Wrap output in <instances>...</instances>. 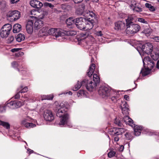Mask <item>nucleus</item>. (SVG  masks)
<instances>
[{
  "instance_id": "nucleus-1",
  "label": "nucleus",
  "mask_w": 159,
  "mask_h": 159,
  "mask_svg": "<svg viewBox=\"0 0 159 159\" xmlns=\"http://www.w3.org/2000/svg\"><path fill=\"white\" fill-rule=\"evenodd\" d=\"M132 20V18L129 17L126 19V33L127 34H134L140 29V26L137 24H133Z\"/></svg>"
},
{
  "instance_id": "nucleus-2",
  "label": "nucleus",
  "mask_w": 159,
  "mask_h": 159,
  "mask_svg": "<svg viewBox=\"0 0 159 159\" xmlns=\"http://www.w3.org/2000/svg\"><path fill=\"white\" fill-rule=\"evenodd\" d=\"M43 34L44 35L48 34L53 35L56 38L60 37L61 41H62L63 39H66V36H65V33L63 30L60 28H51L48 30H47Z\"/></svg>"
},
{
  "instance_id": "nucleus-3",
  "label": "nucleus",
  "mask_w": 159,
  "mask_h": 159,
  "mask_svg": "<svg viewBox=\"0 0 159 159\" xmlns=\"http://www.w3.org/2000/svg\"><path fill=\"white\" fill-rule=\"evenodd\" d=\"M123 121L127 125H128L132 127H134V134L136 136L139 135L141 131L143 129L142 126L138 125H135L133 120L128 116H126L124 117Z\"/></svg>"
},
{
  "instance_id": "nucleus-4",
  "label": "nucleus",
  "mask_w": 159,
  "mask_h": 159,
  "mask_svg": "<svg viewBox=\"0 0 159 159\" xmlns=\"http://www.w3.org/2000/svg\"><path fill=\"white\" fill-rule=\"evenodd\" d=\"M55 112L57 116L61 118L58 125L60 126L66 124L68 122L69 115L65 110H56Z\"/></svg>"
},
{
  "instance_id": "nucleus-5",
  "label": "nucleus",
  "mask_w": 159,
  "mask_h": 159,
  "mask_svg": "<svg viewBox=\"0 0 159 159\" xmlns=\"http://www.w3.org/2000/svg\"><path fill=\"white\" fill-rule=\"evenodd\" d=\"M143 65H147L148 70H146L143 72L142 70H141V73L143 76L148 75L149 72V70H151L155 65V63L153 61L151 60L149 57L147 56L145 57L143 60Z\"/></svg>"
},
{
  "instance_id": "nucleus-6",
  "label": "nucleus",
  "mask_w": 159,
  "mask_h": 159,
  "mask_svg": "<svg viewBox=\"0 0 159 159\" xmlns=\"http://www.w3.org/2000/svg\"><path fill=\"white\" fill-rule=\"evenodd\" d=\"M24 104V102L20 101H11L5 105H0V109H12L14 107L17 108L22 106Z\"/></svg>"
},
{
  "instance_id": "nucleus-7",
  "label": "nucleus",
  "mask_w": 159,
  "mask_h": 159,
  "mask_svg": "<svg viewBox=\"0 0 159 159\" xmlns=\"http://www.w3.org/2000/svg\"><path fill=\"white\" fill-rule=\"evenodd\" d=\"M84 5L80 6L79 9H78L76 11L78 12L79 11V13H78L79 15L84 14L85 16L88 19H90L91 17H93L94 16V14L92 11H89L85 14L84 12Z\"/></svg>"
},
{
  "instance_id": "nucleus-8",
  "label": "nucleus",
  "mask_w": 159,
  "mask_h": 159,
  "mask_svg": "<svg viewBox=\"0 0 159 159\" xmlns=\"http://www.w3.org/2000/svg\"><path fill=\"white\" fill-rule=\"evenodd\" d=\"M153 48V46L152 43H148L142 45L141 50L143 53H145L148 54L152 52Z\"/></svg>"
},
{
  "instance_id": "nucleus-9",
  "label": "nucleus",
  "mask_w": 159,
  "mask_h": 159,
  "mask_svg": "<svg viewBox=\"0 0 159 159\" xmlns=\"http://www.w3.org/2000/svg\"><path fill=\"white\" fill-rule=\"evenodd\" d=\"M30 13L31 15L30 16V17L39 20L42 19L44 16L43 11L39 12L34 9L31 11Z\"/></svg>"
},
{
  "instance_id": "nucleus-10",
  "label": "nucleus",
  "mask_w": 159,
  "mask_h": 159,
  "mask_svg": "<svg viewBox=\"0 0 159 159\" xmlns=\"http://www.w3.org/2000/svg\"><path fill=\"white\" fill-rule=\"evenodd\" d=\"M110 89L107 87H101L98 90V93L103 98H105L109 96Z\"/></svg>"
},
{
  "instance_id": "nucleus-11",
  "label": "nucleus",
  "mask_w": 159,
  "mask_h": 159,
  "mask_svg": "<svg viewBox=\"0 0 159 159\" xmlns=\"http://www.w3.org/2000/svg\"><path fill=\"white\" fill-rule=\"evenodd\" d=\"M97 85V84L92 80H87L85 86L87 90L90 91H92L95 90Z\"/></svg>"
},
{
  "instance_id": "nucleus-12",
  "label": "nucleus",
  "mask_w": 159,
  "mask_h": 159,
  "mask_svg": "<svg viewBox=\"0 0 159 159\" xmlns=\"http://www.w3.org/2000/svg\"><path fill=\"white\" fill-rule=\"evenodd\" d=\"M20 12L17 11H14L9 12L7 16L8 17H11L12 19L16 20L20 18Z\"/></svg>"
},
{
  "instance_id": "nucleus-13",
  "label": "nucleus",
  "mask_w": 159,
  "mask_h": 159,
  "mask_svg": "<svg viewBox=\"0 0 159 159\" xmlns=\"http://www.w3.org/2000/svg\"><path fill=\"white\" fill-rule=\"evenodd\" d=\"M32 119L29 117H27L23 120L21 124L24 125L26 127L30 128L36 126V125L32 123H29V121H31Z\"/></svg>"
},
{
  "instance_id": "nucleus-14",
  "label": "nucleus",
  "mask_w": 159,
  "mask_h": 159,
  "mask_svg": "<svg viewBox=\"0 0 159 159\" xmlns=\"http://www.w3.org/2000/svg\"><path fill=\"white\" fill-rule=\"evenodd\" d=\"M44 117L47 121H51L54 119V116L51 110H45Z\"/></svg>"
},
{
  "instance_id": "nucleus-15",
  "label": "nucleus",
  "mask_w": 159,
  "mask_h": 159,
  "mask_svg": "<svg viewBox=\"0 0 159 159\" xmlns=\"http://www.w3.org/2000/svg\"><path fill=\"white\" fill-rule=\"evenodd\" d=\"M131 9L134 11L137 12H139L143 11L141 5L138 2H133L131 5Z\"/></svg>"
},
{
  "instance_id": "nucleus-16",
  "label": "nucleus",
  "mask_w": 159,
  "mask_h": 159,
  "mask_svg": "<svg viewBox=\"0 0 159 159\" xmlns=\"http://www.w3.org/2000/svg\"><path fill=\"white\" fill-rule=\"evenodd\" d=\"M87 83V80L85 79L81 81H78L76 84L73 88L72 89L74 91H76L80 89L82 86H86Z\"/></svg>"
},
{
  "instance_id": "nucleus-17",
  "label": "nucleus",
  "mask_w": 159,
  "mask_h": 159,
  "mask_svg": "<svg viewBox=\"0 0 159 159\" xmlns=\"http://www.w3.org/2000/svg\"><path fill=\"white\" fill-rule=\"evenodd\" d=\"M30 4L32 7L37 8H40L43 6L42 3L37 0H31Z\"/></svg>"
},
{
  "instance_id": "nucleus-18",
  "label": "nucleus",
  "mask_w": 159,
  "mask_h": 159,
  "mask_svg": "<svg viewBox=\"0 0 159 159\" xmlns=\"http://www.w3.org/2000/svg\"><path fill=\"white\" fill-rule=\"evenodd\" d=\"M33 21L32 20H28L26 25V30L28 33L31 34L33 30Z\"/></svg>"
},
{
  "instance_id": "nucleus-19",
  "label": "nucleus",
  "mask_w": 159,
  "mask_h": 159,
  "mask_svg": "<svg viewBox=\"0 0 159 159\" xmlns=\"http://www.w3.org/2000/svg\"><path fill=\"white\" fill-rule=\"evenodd\" d=\"M94 23H95L92 19L89 20V21L85 22L84 30H87L91 29L93 28Z\"/></svg>"
},
{
  "instance_id": "nucleus-20",
  "label": "nucleus",
  "mask_w": 159,
  "mask_h": 159,
  "mask_svg": "<svg viewBox=\"0 0 159 159\" xmlns=\"http://www.w3.org/2000/svg\"><path fill=\"white\" fill-rule=\"evenodd\" d=\"M125 24L121 21H118L115 23V29L116 30H122L125 28Z\"/></svg>"
},
{
  "instance_id": "nucleus-21",
  "label": "nucleus",
  "mask_w": 159,
  "mask_h": 159,
  "mask_svg": "<svg viewBox=\"0 0 159 159\" xmlns=\"http://www.w3.org/2000/svg\"><path fill=\"white\" fill-rule=\"evenodd\" d=\"M12 67L18 70L19 71L24 70L25 68L22 66L18 62L13 61L11 63Z\"/></svg>"
},
{
  "instance_id": "nucleus-22",
  "label": "nucleus",
  "mask_w": 159,
  "mask_h": 159,
  "mask_svg": "<svg viewBox=\"0 0 159 159\" xmlns=\"http://www.w3.org/2000/svg\"><path fill=\"white\" fill-rule=\"evenodd\" d=\"M95 68V65L92 63L90 66L87 72V75L89 77H90L93 74Z\"/></svg>"
},
{
  "instance_id": "nucleus-23",
  "label": "nucleus",
  "mask_w": 159,
  "mask_h": 159,
  "mask_svg": "<svg viewBox=\"0 0 159 159\" xmlns=\"http://www.w3.org/2000/svg\"><path fill=\"white\" fill-rule=\"evenodd\" d=\"M152 58L154 61H157L159 58V48H156L155 51L151 54Z\"/></svg>"
},
{
  "instance_id": "nucleus-24",
  "label": "nucleus",
  "mask_w": 159,
  "mask_h": 159,
  "mask_svg": "<svg viewBox=\"0 0 159 159\" xmlns=\"http://www.w3.org/2000/svg\"><path fill=\"white\" fill-rule=\"evenodd\" d=\"M43 25V21L41 20H38L34 23V28L36 29H40Z\"/></svg>"
},
{
  "instance_id": "nucleus-25",
  "label": "nucleus",
  "mask_w": 159,
  "mask_h": 159,
  "mask_svg": "<svg viewBox=\"0 0 159 159\" xmlns=\"http://www.w3.org/2000/svg\"><path fill=\"white\" fill-rule=\"evenodd\" d=\"M84 38H85L86 41H88L87 43L88 44H93L95 41L94 38L91 35H88L87 37H84Z\"/></svg>"
},
{
  "instance_id": "nucleus-26",
  "label": "nucleus",
  "mask_w": 159,
  "mask_h": 159,
  "mask_svg": "<svg viewBox=\"0 0 159 159\" xmlns=\"http://www.w3.org/2000/svg\"><path fill=\"white\" fill-rule=\"evenodd\" d=\"M66 23L68 26H71L75 25V19L73 18L70 17L66 20Z\"/></svg>"
},
{
  "instance_id": "nucleus-27",
  "label": "nucleus",
  "mask_w": 159,
  "mask_h": 159,
  "mask_svg": "<svg viewBox=\"0 0 159 159\" xmlns=\"http://www.w3.org/2000/svg\"><path fill=\"white\" fill-rule=\"evenodd\" d=\"M21 26L18 24H15L13 26V32L14 33L19 32L21 30Z\"/></svg>"
},
{
  "instance_id": "nucleus-28",
  "label": "nucleus",
  "mask_w": 159,
  "mask_h": 159,
  "mask_svg": "<svg viewBox=\"0 0 159 159\" xmlns=\"http://www.w3.org/2000/svg\"><path fill=\"white\" fill-rule=\"evenodd\" d=\"M41 100H52L53 98V95L52 94L48 95H43L41 96Z\"/></svg>"
},
{
  "instance_id": "nucleus-29",
  "label": "nucleus",
  "mask_w": 159,
  "mask_h": 159,
  "mask_svg": "<svg viewBox=\"0 0 159 159\" xmlns=\"http://www.w3.org/2000/svg\"><path fill=\"white\" fill-rule=\"evenodd\" d=\"M12 28V26L10 24H6L4 25L2 28V30H4V31H7V32L10 33Z\"/></svg>"
},
{
  "instance_id": "nucleus-30",
  "label": "nucleus",
  "mask_w": 159,
  "mask_h": 159,
  "mask_svg": "<svg viewBox=\"0 0 159 159\" xmlns=\"http://www.w3.org/2000/svg\"><path fill=\"white\" fill-rule=\"evenodd\" d=\"M25 39L24 35L23 34H20L16 37V40L18 42H20L24 40Z\"/></svg>"
},
{
  "instance_id": "nucleus-31",
  "label": "nucleus",
  "mask_w": 159,
  "mask_h": 159,
  "mask_svg": "<svg viewBox=\"0 0 159 159\" xmlns=\"http://www.w3.org/2000/svg\"><path fill=\"white\" fill-rule=\"evenodd\" d=\"M152 30L149 28H145L143 31V33L147 37L150 35L152 32Z\"/></svg>"
},
{
  "instance_id": "nucleus-32",
  "label": "nucleus",
  "mask_w": 159,
  "mask_h": 159,
  "mask_svg": "<svg viewBox=\"0 0 159 159\" xmlns=\"http://www.w3.org/2000/svg\"><path fill=\"white\" fill-rule=\"evenodd\" d=\"M100 79L99 76L96 74H94L93 75V81L98 84L100 82Z\"/></svg>"
},
{
  "instance_id": "nucleus-33",
  "label": "nucleus",
  "mask_w": 159,
  "mask_h": 159,
  "mask_svg": "<svg viewBox=\"0 0 159 159\" xmlns=\"http://www.w3.org/2000/svg\"><path fill=\"white\" fill-rule=\"evenodd\" d=\"M10 33L7 32V31H4V30H1L0 33V35L3 38L7 37L9 34Z\"/></svg>"
},
{
  "instance_id": "nucleus-34",
  "label": "nucleus",
  "mask_w": 159,
  "mask_h": 159,
  "mask_svg": "<svg viewBox=\"0 0 159 159\" xmlns=\"http://www.w3.org/2000/svg\"><path fill=\"white\" fill-rule=\"evenodd\" d=\"M111 132L113 133L112 134L114 135H118L121 134L118 128H114L111 130Z\"/></svg>"
},
{
  "instance_id": "nucleus-35",
  "label": "nucleus",
  "mask_w": 159,
  "mask_h": 159,
  "mask_svg": "<svg viewBox=\"0 0 159 159\" xmlns=\"http://www.w3.org/2000/svg\"><path fill=\"white\" fill-rule=\"evenodd\" d=\"M0 125L2 126L7 129H9L10 128V125L8 123L2 121L0 120Z\"/></svg>"
},
{
  "instance_id": "nucleus-36",
  "label": "nucleus",
  "mask_w": 159,
  "mask_h": 159,
  "mask_svg": "<svg viewBox=\"0 0 159 159\" xmlns=\"http://www.w3.org/2000/svg\"><path fill=\"white\" fill-rule=\"evenodd\" d=\"M145 6L146 7L148 8L150 11H155V8L154 6L148 3H146Z\"/></svg>"
},
{
  "instance_id": "nucleus-37",
  "label": "nucleus",
  "mask_w": 159,
  "mask_h": 159,
  "mask_svg": "<svg viewBox=\"0 0 159 159\" xmlns=\"http://www.w3.org/2000/svg\"><path fill=\"white\" fill-rule=\"evenodd\" d=\"M85 24V22H84L83 20L82 23L78 24L77 25H76V26L79 29L81 30H84Z\"/></svg>"
},
{
  "instance_id": "nucleus-38",
  "label": "nucleus",
  "mask_w": 159,
  "mask_h": 159,
  "mask_svg": "<svg viewBox=\"0 0 159 159\" xmlns=\"http://www.w3.org/2000/svg\"><path fill=\"white\" fill-rule=\"evenodd\" d=\"M83 20V19L81 17L75 19V25L76 26L78 24H79L80 23H82Z\"/></svg>"
},
{
  "instance_id": "nucleus-39",
  "label": "nucleus",
  "mask_w": 159,
  "mask_h": 159,
  "mask_svg": "<svg viewBox=\"0 0 159 159\" xmlns=\"http://www.w3.org/2000/svg\"><path fill=\"white\" fill-rule=\"evenodd\" d=\"M117 93L113 89H110V92L109 94L110 95L109 97H112L113 96H115L117 94Z\"/></svg>"
},
{
  "instance_id": "nucleus-40",
  "label": "nucleus",
  "mask_w": 159,
  "mask_h": 159,
  "mask_svg": "<svg viewBox=\"0 0 159 159\" xmlns=\"http://www.w3.org/2000/svg\"><path fill=\"white\" fill-rule=\"evenodd\" d=\"M114 123L119 126H122V123L121 122L119 118H116L115 119Z\"/></svg>"
},
{
  "instance_id": "nucleus-41",
  "label": "nucleus",
  "mask_w": 159,
  "mask_h": 159,
  "mask_svg": "<svg viewBox=\"0 0 159 159\" xmlns=\"http://www.w3.org/2000/svg\"><path fill=\"white\" fill-rule=\"evenodd\" d=\"M125 136L127 139L128 140L132 139L133 137L131 134L129 132H127L125 134Z\"/></svg>"
},
{
  "instance_id": "nucleus-42",
  "label": "nucleus",
  "mask_w": 159,
  "mask_h": 159,
  "mask_svg": "<svg viewBox=\"0 0 159 159\" xmlns=\"http://www.w3.org/2000/svg\"><path fill=\"white\" fill-rule=\"evenodd\" d=\"M121 107L122 109H129V106L126 102L123 103L121 105Z\"/></svg>"
},
{
  "instance_id": "nucleus-43",
  "label": "nucleus",
  "mask_w": 159,
  "mask_h": 159,
  "mask_svg": "<svg viewBox=\"0 0 159 159\" xmlns=\"http://www.w3.org/2000/svg\"><path fill=\"white\" fill-rule=\"evenodd\" d=\"M115 152L111 151L108 153V156L109 157L111 158L115 156Z\"/></svg>"
},
{
  "instance_id": "nucleus-44",
  "label": "nucleus",
  "mask_w": 159,
  "mask_h": 159,
  "mask_svg": "<svg viewBox=\"0 0 159 159\" xmlns=\"http://www.w3.org/2000/svg\"><path fill=\"white\" fill-rule=\"evenodd\" d=\"M138 21L143 23L147 24L148 22L147 21L145 20L143 18H138Z\"/></svg>"
},
{
  "instance_id": "nucleus-45",
  "label": "nucleus",
  "mask_w": 159,
  "mask_h": 159,
  "mask_svg": "<svg viewBox=\"0 0 159 159\" xmlns=\"http://www.w3.org/2000/svg\"><path fill=\"white\" fill-rule=\"evenodd\" d=\"M84 91L83 90H81L79 91L77 93V96L78 97H80L82 94H84Z\"/></svg>"
},
{
  "instance_id": "nucleus-46",
  "label": "nucleus",
  "mask_w": 159,
  "mask_h": 159,
  "mask_svg": "<svg viewBox=\"0 0 159 159\" xmlns=\"http://www.w3.org/2000/svg\"><path fill=\"white\" fill-rule=\"evenodd\" d=\"M28 91V88L27 87H25L21 90L19 91V93H24L27 92Z\"/></svg>"
},
{
  "instance_id": "nucleus-47",
  "label": "nucleus",
  "mask_w": 159,
  "mask_h": 159,
  "mask_svg": "<svg viewBox=\"0 0 159 159\" xmlns=\"http://www.w3.org/2000/svg\"><path fill=\"white\" fill-rule=\"evenodd\" d=\"M152 39L155 41L159 42V36H155L152 38Z\"/></svg>"
},
{
  "instance_id": "nucleus-48",
  "label": "nucleus",
  "mask_w": 159,
  "mask_h": 159,
  "mask_svg": "<svg viewBox=\"0 0 159 159\" xmlns=\"http://www.w3.org/2000/svg\"><path fill=\"white\" fill-rule=\"evenodd\" d=\"M96 35L100 37H101L103 36V34L102 33V32L101 31H98L96 33Z\"/></svg>"
},
{
  "instance_id": "nucleus-49",
  "label": "nucleus",
  "mask_w": 159,
  "mask_h": 159,
  "mask_svg": "<svg viewBox=\"0 0 159 159\" xmlns=\"http://www.w3.org/2000/svg\"><path fill=\"white\" fill-rule=\"evenodd\" d=\"M14 39V37L13 36H11L9 37L8 39V42L9 43L11 42Z\"/></svg>"
},
{
  "instance_id": "nucleus-50",
  "label": "nucleus",
  "mask_w": 159,
  "mask_h": 159,
  "mask_svg": "<svg viewBox=\"0 0 159 159\" xmlns=\"http://www.w3.org/2000/svg\"><path fill=\"white\" fill-rule=\"evenodd\" d=\"M20 50L19 48H15L12 49L11 50V51L13 52H18Z\"/></svg>"
},
{
  "instance_id": "nucleus-51",
  "label": "nucleus",
  "mask_w": 159,
  "mask_h": 159,
  "mask_svg": "<svg viewBox=\"0 0 159 159\" xmlns=\"http://www.w3.org/2000/svg\"><path fill=\"white\" fill-rule=\"evenodd\" d=\"M69 34L71 35H75L76 34V32L73 31H70Z\"/></svg>"
},
{
  "instance_id": "nucleus-52",
  "label": "nucleus",
  "mask_w": 159,
  "mask_h": 159,
  "mask_svg": "<svg viewBox=\"0 0 159 159\" xmlns=\"http://www.w3.org/2000/svg\"><path fill=\"white\" fill-rule=\"evenodd\" d=\"M124 148V147L123 145L119 146V150L120 152H122L123 151Z\"/></svg>"
},
{
  "instance_id": "nucleus-53",
  "label": "nucleus",
  "mask_w": 159,
  "mask_h": 159,
  "mask_svg": "<svg viewBox=\"0 0 159 159\" xmlns=\"http://www.w3.org/2000/svg\"><path fill=\"white\" fill-rule=\"evenodd\" d=\"M20 93L18 92V93H17L14 96V98L15 99H16L19 98L20 97V95L19 94V93Z\"/></svg>"
},
{
  "instance_id": "nucleus-54",
  "label": "nucleus",
  "mask_w": 159,
  "mask_h": 159,
  "mask_svg": "<svg viewBox=\"0 0 159 159\" xmlns=\"http://www.w3.org/2000/svg\"><path fill=\"white\" fill-rule=\"evenodd\" d=\"M120 130V131L121 134L122 133H123L125 132V130L124 129L122 128H118Z\"/></svg>"
},
{
  "instance_id": "nucleus-55",
  "label": "nucleus",
  "mask_w": 159,
  "mask_h": 159,
  "mask_svg": "<svg viewBox=\"0 0 159 159\" xmlns=\"http://www.w3.org/2000/svg\"><path fill=\"white\" fill-rule=\"evenodd\" d=\"M83 0H73L75 3H78L82 2Z\"/></svg>"
},
{
  "instance_id": "nucleus-56",
  "label": "nucleus",
  "mask_w": 159,
  "mask_h": 159,
  "mask_svg": "<svg viewBox=\"0 0 159 159\" xmlns=\"http://www.w3.org/2000/svg\"><path fill=\"white\" fill-rule=\"evenodd\" d=\"M19 0H11V3H14L18 2Z\"/></svg>"
},
{
  "instance_id": "nucleus-57",
  "label": "nucleus",
  "mask_w": 159,
  "mask_h": 159,
  "mask_svg": "<svg viewBox=\"0 0 159 159\" xmlns=\"http://www.w3.org/2000/svg\"><path fill=\"white\" fill-rule=\"evenodd\" d=\"M98 39H99V41H100V42H101L102 43L104 42L103 39L102 37H99L98 38Z\"/></svg>"
},
{
  "instance_id": "nucleus-58",
  "label": "nucleus",
  "mask_w": 159,
  "mask_h": 159,
  "mask_svg": "<svg viewBox=\"0 0 159 159\" xmlns=\"http://www.w3.org/2000/svg\"><path fill=\"white\" fill-rule=\"evenodd\" d=\"M124 98L126 100H128L129 99V97L127 95H125L124 96Z\"/></svg>"
},
{
  "instance_id": "nucleus-59",
  "label": "nucleus",
  "mask_w": 159,
  "mask_h": 159,
  "mask_svg": "<svg viewBox=\"0 0 159 159\" xmlns=\"http://www.w3.org/2000/svg\"><path fill=\"white\" fill-rule=\"evenodd\" d=\"M119 140V138L118 136H116L114 138V140L116 142L118 141Z\"/></svg>"
},
{
  "instance_id": "nucleus-60",
  "label": "nucleus",
  "mask_w": 159,
  "mask_h": 159,
  "mask_svg": "<svg viewBox=\"0 0 159 159\" xmlns=\"http://www.w3.org/2000/svg\"><path fill=\"white\" fill-rule=\"evenodd\" d=\"M156 67L157 68L159 69V61H157V63Z\"/></svg>"
},
{
  "instance_id": "nucleus-61",
  "label": "nucleus",
  "mask_w": 159,
  "mask_h": 159,
  "mask_svg": "<svg viewBox=\"0 0 159 159\" xmlns=\"http://www.w3.org/2000/svg\"><path fill=\"white\" fill-rule=\"evenodd\" d=\"M48 6L49 7H50L51 8H53L54 7L53 5L51 4H49L48 5Z\"/></svg>"
},
{
  "instance_id": "nucleus-62",
  "label": "nucleus",
  "mask_w": 159,
  "mask_h": 159,
  "mask_svg": "<svg viewBox=\"0 0 159 159\" xmlns=\"http://www.w3.org/2000/svg\"><path fill=\"white\" fill-rule=\"evenodd\" d=\"M111 100L112 101H115L116 100V97L115 96H113L112 97H111Z\"/></svg>"
},
{
  "instance_id": "nucleus-63",
  "label": "nucleus",
  "mask_w": 159,
  "mask_h": 159,
  "mask_svg": "<svg viewBox=\"0 0 159 159\" xmlns=\"http://www.w3.org/2000/svg\"><path fill=\"white\" fill-rule=\"evenodd\" d=\"M68 93L69 95H71L72 94V93L71 91H69V92L66 93V94Z\"/></svg>"
},
{
  "instance_id": "nucleus-64",
  "label": "nucleus",
  "mask_w": 159,
  "mask_h": 159,
  "mask_svg": "<svg viewBox=\"0 0 159 159\" xmlns=\"http://www.w3.org/2000/svg\"><path fill=\"white\" fill-rule=\"evenodd\" d=\"M28 151L29 152V153H32L33 151L31 149L28 150Z\"/></svg>"
}]
</instances>
